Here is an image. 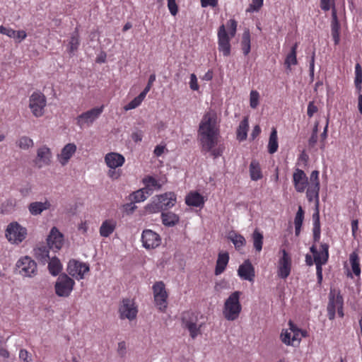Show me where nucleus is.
<instances>
[{"label":"nucleus","instance_id":"11","mask_svg":"<svg viewBox=\"0 0 362 362\" xmlns=\"http://www.w3.org/2000/svg\"><path fill=\"white\" fill-rule=\"evenodd\" d=\"M103 110V107H95L86 111L76 117L77 124L82 128L85 124L90 126L100 116Z\"/></svg>","mask_w":362,"mask_h":362},{"label":"nucleus","instance_id":"56","mask_svg":"<svg viewBox=\"0 0 362 362\" xmlns=\"http://www.w3.org/2000/svg\"><path fill=\"white\" fill-rule=\"evenodd\" d=\"M156 81V75L153 74H151L150 76H149V78H148V83L146 85V86L145 87V88L144 89V90L141 93V94H143L145 97L147 94V93L150 90V89L151 88V86H152V84L153 83Z\"/></svg>","mask_w":362,"mask_h":362},{"label":"nucleus","instance_id":"49","mask_svg":"<svg viewBox=\"0 0 362 362\" xmlns=\"http://www.w3.org/2000/svg\"><path fill=\"white\" fill-rule=\"evenodd\" d=\"M259 94L257 90H252L250 95V105L252 108H256L259 105Z\"/></svg>","mask_w":362,"mask_h":362},{"label":"nucleus","instance_id":"29","mask_svg":"<svg viewBox=\"0 0 362 362\" xmlns=\"http://www.w3.org/2000/svg\"><path fill=\"white\" fill-rule=\"evenodd\" d=\"M319 191L320 185H314L309 184L306 192V196L308 202H312L314 199L315 201V206H319Z\"/></svg>","mask_w":362,"mask_h":362},{"label":"nucleus","instance_id":"27","mask_svg":"<svg viewBox=\"0 0 362 362\" xmlns=\"http://www.w3.org/2000/svg\"><path fill=\"white\" fill-rule=\"evenodd\" d=\"M337 293L334 289H331L329 294V303L327 305V313L329 320H333L335 317V312L337 310L336 302H337Z\"/></svg>","mask_w":362,"mask_h":362},{"label":"nucleus","instance_id":"5","mask_svg":"<svg viewBox=\"0 0 362 362\" xmlns=\"http://www.w3.org/2000/svg\"><path fill=\"white\" fill-rule=\"evenodd\" d=\"M27 229L17 222L8 225L6 230V237L13 244H19L26 238Z\"/></svg>","mask_w":362,"mask_h":362},{"label":"nucleus","instance_id":"59","mask_svg":"<svg viewBox=\"0 0 362 362\" xmlns=\"http://www.w3.org/2000/svg\"><path fill=\"white\" fill-rule=\"evenodd\" d=\"M189 87L193 90H197L199 89L197 78L194 74H192L190 76Z\"/></svg>","mask_w":362,"mask_h":362},{"label":"nucleus","instance_id":"28","mask_svg":"<svg viewBox=\"0 0 362 362\" xmlns=\"http://www.w3.org/2000/svg\"><path fill=\"white\" fill-rule=\"evenodd\" d=\"M161 218L163 224L168 227L175 226L180 221L179 216L171 211L163 212L161 214Z\"/></svg>","mask_w":362,"mask_h":362},{"label":"nucleus","instance_id":"4","mask_svg":"<svg viewBox=\"0 0 362 362\" xmlns=\"http://www.w3.org/2000/svg\"><path fill=\"white\" fill-rule=\"evenodd\" d=\"M16 266L18 274L24 277L32 278L37 274L36 262L28 256L19 259Z\"/></svg>","mask_w":362,"mask_h":362},{"label":"nucleus","instance_id":"14","mask_svg":"<svg viewBox=\"0 0 362 362\" xmlns=\"http://www.w3.org/2000/svg\"><path fill=\"white\" fill-rule=\"evenodd\" d=\"M143 246L146 249H153L160 245L161 239L158 234L151 230H144L141 235Z\"/></svg>","mask_w":362,"mask_h":362},{"label":"nucleus","instance_id":"30","mask_svg":"<svg viewBox=\"0 0 362 362\" xmlns=\"http://www.w3.org/2000/svg\"><path fill=\"white\" fill-rule=\"evenodd\" d=\"M157 197L166 209L173 207L176 202V197L173 192L165 193Z\"/></svg>","mask_w":362,"mask_h":362},{"label":"nucleus","instance_id":"51","mask_svg":"<svg viewBox=\"0 0 362 362\" xmlns=\"http://www.w3.org/2000/svg\"><path fill=\"white\" fill-rule=\"evenodd\" d=\"M263 4V0H252L250 4L247 12L258 11Z\"/></svg>","mask_w":362,"mask_h":362},{"label":"nucleus","instance_id":"24","mask_svg":"<svg viewBox=\"0 0 362 362\" xmlns=\"http://www.w3.org/2000/svg\"><path fill=\"white\" fill-rule=\"evenodd\" d=\"M52 156V153L50 148L46 146L39 148L37 151V159L44 165H48L50 164Z\"/></svg>","mask_w":362,"mask_h":362},{"label":"nucleus","instance_id":"16","mask_svg":"<svg viewBox=\"0 0 362 362\" xmlns=\"http://www.w3.org/2000/svg\"><path fill=\"white\" fill-rule=\"evenodd\" d=\"M294 186L297 192H303L309 185L308 177L303 170L297 168L293 175Z\"/></svg>","mask_w":362,"mask_h":362},{"label":"nucleus","instance_id":"19","mask_svg":"<svg viewBox=\"0 0 362 362\" xmlns=\"http://www.w3.org/2000/svg\"><path fill=\"white\" fill-rule=\"evenodd\" d=\"M124 157L115 152L108 153L105 156L106 165L110 168H117L122 166L124 163Z\"/></svg>","mask_w":362,"mask_h":362},{"label":"nucleus","instance_id":"41","mask_svg":"<svg viewBox=\"0 0 362 362\" xmlns=\"http://www.w3.org/2000/svg\"><path fill=\"white\" fill-rule=\"evenodd\" d=\"M349 260L351 264L353 272L356 275L359 276L361 274V269L359 267L358 256L356 252H352L349 256Z\"/></svg>","mask_w":362,"mask_h":362},{"label":"nucleus","instance_id":"58","mask_svg":"<svg viewBox=\"0 0 362 362\" xmlns=\"http://www.w3.org/2000/svg\"><path fill=\"white\" fill-rule=\"evenodd\" d=\"M0 33L6 35L10 37H14L16 35V30L11 28H7L3 25L0 26Z\"/></svg>","mask_w":362,"mask_h":362},{"label":"nucleus","instance_id":"48","mask_svg":"<svg viewBox=\"0 0 362 362\" xmlns=\"http://www.w3.org/2000/svg\"><path fill=\"white\" fill-rule=\"evenodd\" d=\"M16 205V200L13 199H8L1 204V211L8 212L14 209Z\"/></svg>","mask_w":362,"mask_h":362},{"label":"nucleus","instance_id":"20","mask_svg":"<svg viewBox=\"0 0 362 362\" xmlns=\"http://www.w3.org/2000/svg\"><path fill=\"white\" fill-rule=\"evenodd\" d=\"M50 202L46 199L45 202H33L28 206V211L33 216L40 215L44 211L48 210L51 207Z\"/></svg>","mask_w":362,"mask_h":362},{"label":"nucleus","instance_id":"2","mask_svg":"<svg viewBox=\"0 0 362 362\" xmlns=\"http://www.w3.org/2000/svg\"><path fill=\"white\" fill-rule=\"evenodd\" d=\"M240 291H234L225 300L223 308V315L228 321L236 320L242 311L240 302Z\"/></svg>","mask_w":362,"mask_h":362},{"label":"nucleus","instance_id":"50","mask_svg":"<svg viewBox=\"0 0 362 362\" xmlns=\"http://www.w3.org/2000/svg\"><path fill=\"white\" fill-rule=\"evenodd\" d=\"M297 58H296V54L293 53H289L285 59V65L286 66L287 69L291 70V65H296L297 64Z\"/></svg>","mask_w":362,"mask_h":362},{"label":"nucleus","instance_id":"9","mask_svg":"<svg viewBox=\"0 0 362 362\" xmlns=\"http://www.w3.org/2000/svg\"><path fill=\"white\" fill-rule=\"evenodd\" d=\"M90 270L89 265L75 259L69 261L67 267L69 274L78 280L83 279L84 274Z\"/></svg>","mask_w":362,"mask_h":362},{"label":"nucleus","instance_id":"35","mask_svg":"<svg viewBox=\"0 0 362 362\" xmlns=\"http://www.w3.org/2000/svg\"><path fill=\"white\" fill-rule=\"evenodd\" d=\"M228 238L233 243L235 248L240 250L246 243L245 238L235 232H230L228 236Z\"/></svg>","mask_w":362,"mask_h":362},{"label":"nucleus","instance_id":"54","mask_svg":"<svg viewBox=\"0 0 362 362\" xmlns=\"http://www.w3.org/2000/svg\"><path fill=\"white\" fill-rule=\"evenodd\" d=\"M168 7L173 16H175L178 12V7L175 0H168Z\"/></svg>","mask_w":362,"mask_h":362},{"label":"nucleus","instance_id":"17","mask_svg":"<svg viewBox=\"0 0 362 362\" xmlns=\"http://www.w3.org/2000/svg\"><path fill=\"white\" fill-rule=\"evenodd\" d=\"M238 274L241 279L253 281L255 276V268L249 259L245 260L243 264L240 265L238 269Z\"/></svg>","mask_w":362,"mask_h":362},{"label":"nucleus","instance_id":"13","mask_svg":"<svg viewBox=\"0 0 362 362\" xmlns=\"http://www.w3.org/2000/svg\"><path fill=\"white\" fill-rule=\"evenodd\" d=\"M218 50L223 52L224 56H229L230 54V37L223 24L218 28Z\"/></svg>","mask_w":362,"mask_h":362},{"label":"nucleus","instance_id":"26","mask_svg":"<svg viewBox=\"0 0 362 362\" xmlns=\"http://www.w3.org/2000/svg\"><path fill=\"white\" fill-rule=\"evenodd\" d=\"M229 260L228 252L219 253L216 261L215 274L219 275L225 270Z\"/></svg>","mask_w":362,"mask_h":362},{"label":"nucleus","instance_id":"39","mask_svg":"<svg viewBox=\"0 0 362 362\" xmlns=\"http://www.w3.org/2000/svg\"><path fill=\"white\" fill-rule=\"evenodd\" d=\"M241 45L243 54L247 55L250 52V34L248 30L243 34Z\"/></svg>","mask_w":362,"mask_h":362},{"label":"nucleus","instance_id":"45","mask_svg":"<svg viewBox=\"0 0 362 362\" xmlns=\"http://www.w3.org/2000/svg\"><path fill=\"white\" fill-rule=\"evenodd\" d=\"M143 182L144 185H148L150 187L153 188V189H160L161 184L158 183V181L153 177L152 176H147L143 179Z\"/></svg>","mask_w":362,"mask_h":362},{"label":"nucleus","instance_id":"10","mask_svg":"<svg viewBox=\"0 0 362 362\" xmlns=\"http://www.w3.org/2000/svg\"><path fill=\"white\" fill-rule=\"evenodd\" d=\"M197 317L193 313H184L182 317V326L187 329L190 336L194 339L200 333V327L197 325Z\"/></svg>","mask_w":362,"mask_h":362},{"label":"nucleus","instance_id":"37","mask_svg":"<svg viewBox=\"0 0 362 362\" xmlns=\"http://www.w3.org/2000/svg\"><path fill=\"white\" fill-rule=\"evenodd\" d=\"M304 218V211L301 206H298V211L296 214V217L294 219L295 224V234L296 235H299L300 233L301 226L303 224Z\"/></svg>","mask_w":362,"mask_h":362},{"label":"nucleus","instance_id":"43","mask_svg":"<svg viewBox=\"0 0 362 362\" xmlns=\"http://www.w3.org/2000/svg\"><path fill=\"white\" fill-rule=\"evenodd\" d=\"M79 45V36L77 28L76 30L72 33V35L71 37L70 41H69V49L71 52H73L76 50H77L78 47Z\"/></svg>","mask_w":362,"mask_h":362},{"label":"nucleus","instance_id":"12","mask_svg":"<svg viewBox=\"0 0 362 362\" xmlns=\"http://www.w3.org/2000/svg\"><path fill=\"white\" fill-rule=\"evenodd\" d=\"M281 252L282 257L278 261L277 274L279 278L285 279L291 273V259L286 250L284 249Z\"/></svg>","mask_w":362,"mask_h":362},{"label":"nucleus","instance_id":"44","mask_svg":"<svg viewBox=\"0 0 362 362\" xmlns=\"http://www.w3.org/2000/svg\"><path fill=\"white\" fill-rule=\"evenodd\" d=\"M145 98V96L140 93L137 97L133 99L130 103H129L127 105L124 107V109L127 111L129 110H132L138 107L143 100Z\"/></svg>","mask_w":362,"mask_h":362},{"label":"nucleus","instance_id":"25","mask_svg":"<svg viewBox=\"0 0 362 362\" xmlns=\"http://www.w3.org/2000/svg\"><path fill=\"white\" fill-rule=\"evenodd\" d=\"M185 202L188 206L196 207L202 206L204 204V197L197 192H189L186 196Z\"/></svg>","mask_w":362,"mask_h":362},{"label":"nucleus","instance_id":"53","mask_svg":"<svg viewBox=\"0 0 362 362\" xmlns=\"http://www.w3.org/2000/svg\"><path fill=\"white\" fill-rule=\"evenodd\" d=\"M19 358L23 362H32V357L29 352L24 349L19 351Z\"/></svg>","mask_w":362,"mask_h":362},{"label":"nucleus","instance_id":"22","mask_svg":"<svg viewBox=\"0 0 362 362\" xmlns=\"http://www.w3.org/2000/svg\"><path fill=\"white\" fill-rule=\"evenodd\" d=\"M320 247H322V258L315 257V260H314L316 265L317 275L322 274V266L327 263L329 257V245L327 243H322Z\"/></svg>","mask_w":362,"mask_h":362},{"label":"nucleus","instance_id":"38","mask_svg":"<svg viewBox=\"0 0 362 362\" xmlns=\"http://www.w3.org/2000/svg\"><path fill=\"white\" fill-rule=\"evenodd\" d=\"M16 144L20 149L26 151L33 146L34 142L30 137L23 136L16 141Z\"/></svg>","mask_w":362,"mask_h":362},{"label":"nucleus","instance_id":"40","mask_svg":"<svg viewBox=\"0 0 362 362\" xmlns=\"http://www.w3.org/2000/svg\"><path fill=\"white\" fill-rule=\"evenodd\" d=\"M252 238L254 247L255 248L256 251L260 252L262 249L263 244L262 234L258 230L256 229L253 232Z\"/></svg>","mask_w":362,"mask_h":362},{"label":"nucleus","instance_id":"31","mask_svg":"<svg viewBox=\"0 0 362 362\" xmlns=\"http://www.w3.org/2000/svg\"><path fill=\"white\" fill-rule=\"evenodd\" d=\"M116 227L115 221L111 220L105 221L100 228V234L103 237H108L113 233Z\"/></svg>","mask_w":362,"mask_h":362},{"label":"nucleus","instance_id":"6","mask_svg":"<svg viewBox=\"0 0 362 362\" xmlns=\"http://www.w3.org/2000/svg\"><path fill=\"white\" fill-rule=\"evenodd\" d=\"M46 104V98L42 93L34 92L30 97L29 107L36 117H42L44 115Z\"/></svg>","mask_w":362,"mask_h":362},{"label":"nucleus","instance_id":"3","mask_svg":"<svg viewBox=\"0 0 362 362\" xmlns=\"http://www.w3.org/2000/svg\"><path fill=\"white\" fill-rule=\"evenodd\" d=\"M74 284L75 282L71 277L66 274H62L55 282V293L59 297L66 298L70 296Z\"/></svg>","mask_w":362,"mask_h":362},{"label":"nucleus","instance_id":"7","mask_svg":"<svg viewBox=\"0 0 362 362\" xmlns=\"http://www.w3.org/2000/svg\"><path fill=\"white\" fill-rule=\"evenodd\" d=\"M118 312L120 319H128L131 321L136 317L138 309L134 300L130 298H124L120 302Z\"/></svg>","mask_w":362,"mask_h":362},{"label":"nucleus","instance_id":"46","mask_svg":"<svg viewBox=\"0 0 362 362\" xmlns=\"http://www.w3.org/2000/svg\"><path fill=\"white\" fill-rule=\"evenodd\" d=\"M131 200L134 202H144L147 196L144 194V191L140 189L134 192H133L131 195Z\"/></svg>","mask_w":362,"mask_h":362},{"label":"nucleus","instance_id":"18","mask_svg":"<svg viewBox=\"0 0 362 362\" xmlns=\"http://www.w3.org/2000/svg\"><path fill=\"white\" fill-rule=\"evenodd\" d=\"M76 151V146L74 143H69L64 146L60 154L57 156L58 160L62 165L67 164L70 158Z\"/></svg>","mask_w":362,"mask_h":362},{"label":"nucleus","instance_id":"47","mask_svg":"<svg viewBox=\"0 0 362 362\" xmlns=\"http://www.w3.org/2000/svg\"><path fill=\"white\" fill-rule=\"evenodd\" d=\"M280 337L282 342L284 343L285 344L293 346L291 332H289L288 329H283L281 333Z\"/></svg>","mask_w":362,"mask_h":362},{"label":"nucleus","instance_id":"32","mask_svg":"<svg viewBox=\"0 0 362 362\" xmlns=\"http://www.w3.org/2000/svg\"><path fill=\"white\" fill-rule=\"evenodd\" d=\"M248 127V118L247 117H245L241 121L237 129V139H238L240 141L246 139L247 136Z\"/></svg>","mask_w":362,"mask_h":362},{"label":"nucleus","instance_id":"33","mask_svg":"<svg viewBox=\"0 0 362 362\" xmlns=\"http://www.w3.org/2000/svg\"><path fill=\"white\" fill-rule=\"evenodd\" d=\"M250 175L252 180H258L262 177L260 165L258 161L252 160L250 165Z\"/></svg>","mask_w":362,"mask_h":362},{"label":"nucleus","instance_id":"52","mask_svg":"<svg viewBox=\"0 0 362 362\" xmlns=\"http://www.w3.org/2000/svg\"><path fill=\"white\" fill-rule=\"evenodd\" d=\"M336 307H337V310L338 315L341 317H342L344 316V313H343V298L340 295L339 292H338L337 295Z\"/></svg>","mask_w":362,"mask_h":362},{"label":"nucleus","instance_id":"1","mask_svg":"<svg viewBox=\"0 0 362 362\" xmlns=\"http://www.w3.org/2000/svg\"><path fill=\"white\" fill-rule=\"evenodd\" d=\"M198 134L204 151L210 153L214 158L222 155L224 146L218 145L216 147L218 141L219 129L215 111L210 110L203 116L199 126Z\"/></svg>","mask_w":362,"mask_h":362},{"label":"nucleus","instance_id":"63","mask_svg":"<svg viewBox=\"0 0 362 362\" xmlns=\"http://www.w3.org/2000/svg\"><path fill=\"white\" fill-rule=\"evenodd\" d=\"M317 112V107L314 105L313 102H310L308 106L307 114L308 117H311Z\"/></svg>","mask_w":362,"mask_h":362},{"label":"nucleus","instance_id":"21","mask_svg":"<svg viewBox=\"0 0 362 362\" xmlns=\"http://www.w3.org/2000/svg\"><path fill=\"white\" fill-rule=\"evenodd\" d=\"M49 249L48 245L39 244L34 248V256L43 264L48 262L50 257L49 256Z\"/></svg>","mask_w":362,"mask_h":362},{"label":"nucleus","instance_id":"36","mask_svg":"<svg viewBox=\"0 0 362 362\" xmlns=\"http://www.w3.org/2000/svg\"><path fill=\"white\" fill-rule=\"evenodd\" d=\"M278 138H277V132L275 128L272 129V131L270 134L268 144V152L270 154L274 153L278 149Z\"/></svg>","mask_w":362,"mask_h":362},{"label":"nucleus","instance_id":"62","mask_svg":"<svg viewBox=\"0 0 362 362\" xmlns=\"http://www.w3.org/2000/svg\"><path fill=\"white\" fill-rule=\"evenodd\" d=\"M313 228L320 227L318 206L317 207L316 206V211L313 214Z\"/></svg>","mask_w":362,"mask_h":362},{"label":"nucleus","instance_id":"64","mask_svg":"<svg viewBox=\"0 0 362 362\" xmlns=\"http://www.w3.org/2000/svg\"><path fill=\"white\" fill-rule=\"evenodd\" d=\"M117 352L121 356H123L125 354L126 344L124 341H121L118 343Z\"/></svg>","mask_w":362,"mask_h":362},{"label":"nucleus","instance_id":"57","mask_svg":"<svg viewBox=\"0 0 362 362\" xmlns=\"http://www.w3.org/2000/svg\"><path fill=\"white\" fill-rule=\"evenodd\" d=\"M319 172L317 170H313L311 173L310 177V182L309 184L314 185H320V180H319Z\"/></svg>","mask_w":362,"mask_h":362},{"label":"nucleus","instance_id":"8","mask_svg":"<svg viewBox=\"0 0 362 362\" xmlns=\"http://www.w3.org/2000/svg\"><path fill=\"white\" fill-rule=\"evenodd\" d=\"M154 301L158 310L164 312L167 308L168 293L163 281H158L153 286Z\"/></svg>","mask_w":362,"mask_h":362},{"label":"nucleus","instance_id":"42","mask_svg":"<svg viewBox=\"0 0 362 362\" xmlns=\"http://www.w3.org/2000/svg\"><path fill=\"white\" fill-rule=\"evenodd\" d=\"M354 83L356 90L358 92L361 90V83H362V69L361 65L357 63L355 66V80Z\"/></svg>","mask_w":362,"mask_h":362},{"label":"nucleus","instance_id":"61","mask_svg":"<svg viewBox=\"0 0 362 362\" xmlns=\"http://www.w3.org/2000/svg\"><path fill=\"white\" fill-rule=\"evenodd\" d=\"M228 25L230 26V35L231 37H233L236 33L237 22L234 19H230L228 21Z\"/></svg>","mask_w":362,"mask_h":362},{"label":"nucleus","instance_id":"23","mask_svg":"<svg viewBox=\"0 0 362 362\" xmlns=\"http://www.w3.org/2000/svg\"><path fill=\"white\" fill-rule=\"evenodd\" d=\"M332 35L333 37L335 45L339 42V30L340 24L339 23L337 10L334 6L332 9Z\"/></svg>","mask_w":362,"mask_h":362},{"label":"nucleus","instance_id":"34","mask_svg":"<svg viewBox=\"0 0 362 362\" xmlns=\"http://www.w3.org/2000/svg\"><path fill=\"white\" fill-rule=\"evenodd\" d=\"M48 269L52 276L58 275L62 269V265L59 259L57 257L49 259L48 261Z\"/></svg>","mask_w":362,"mask_h":362},{"label":"nucleus","instance_id":"55","mask_svg":"<svg viewBox=\"0 0 362 362\" xmlns=\"http://www.w3.org/2000/svg\"><path fill=\"white\" fill-rule=\"evenodd\" d=\"M156 205V202H153V201L151 203L146 206V211L151 214L163 211V208L157 207Z\"/></svg>","mask_w":362,"mask_h":362},{"label":"nucleus","instance_id":"60","mask_svg":"<svg viewBox=\"0 0 362 362\" xmlns=\"http://www.w3.org/2000/svg\"><path fill=\"white\" fill-rule=\"evenodd\" d=\"M107 174L112 180H117L121 176V170H116V168H110Z\"/></svg>","mask_w":362,"mask_h":362},{"label":"nucleus","instance_id":"15","mask_svg":"<svg viewBox=\"0 0 362 362\" xmlns=\"http://www.w3.org/2000/svg\"><path fill=\"white\" fill-rule=\"evenodd\" d=\"M47 243L49 248L52 250H59L63 245V235L56 227H53L47 238Z\"/></svg>","mask_w":362,"mask_h":362}]
</instances>
